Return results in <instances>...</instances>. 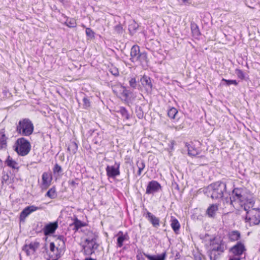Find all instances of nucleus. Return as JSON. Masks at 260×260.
I'll use <instances>...</instances> for the list:
<instances>
[{"instance_id":"1","label":"nucleus","mask_w":260,"mask_h":260,"mask_svg":"<svg viewBox=\"0 0 260 260\" xmlns=\"http://www.w3.org/2000/svg\"><path fill=\"white\" fill-rule=\"evenodd\" d=\"M230 204L235 208L241 207L244 210L253 207L255 200L251 194L244 188H235L230 198Z\"/></svg>"},{"instance_id":"2","label":"nucleus","mask_w":260,"mask_h":260,"mask_svg":"<svg viewBox=\"0 0 260 260\" xmlns=\"http://www.w3.org/2000/svg\"><path fill=\"white\" fill-rule=\"evenodd\" d=\"M226 189V184L221 182H216L209 185L205 189V193L207 196L212 199H218L223 197V192Z\"/></svg>"},{"instance_id":"3","label":"nucleus","mask_w":260,"mask_h":260,"mask_svg":"<svg viewBox=\"0 0 260 260\" xmlns=\"http://www.w3.org/2000/svg\"><path fill=\"white\" fill-rule=\"evenodd\" d=\"M224 250V244L220 240H214L211 241L208 251L210 260H216L220 253Z\"/></svg>"},{"instance_id":"4","label":"nucleus","mask_w":260,"mask_h":260,"mask_svg":"<svg viewBox=\"0 0 260 260\" xmlns=\"http://www.w3.org/2000/svg\"><path fill=\"white\" fill-rule=\"evenodd\" d=\"M34 129V124L28 118L20 120L16 127L17 132L24 136H29L31 135Z\"/></svg>"},{"instance_id":"5","label":"nucleus","mask_w":260,"mask_h":260,"mask_svg":"<svg viewBox=\"0 0 260 260\" xmlns=\"http://www.w3.org/2000/svg\"><path fill=\"white\" fill-rule=\"evenodd\" d=\"M246 212V222L250 226L258 225L260 223V209L258 207L249 208Z\"/></svg>"},{"instance_id":"6","label":"nucleus","mask_w":260,"mask_h":260,"mask_svg":"<svg viewBox=\"0 0 260 260\" xmlns=\"http://www.w3.org/2000/svg\"><path fill=\"white\" fill-rule=\"evenodd\" d=\"M15 150L21 156H25L30 150L31 145L28 141L24 138H19L15 144Z\"/></svg>"},{"instance_id":"7","label":"nucleus","mask_w":260,"mask_h":260,"mask_svg":"<svg viewBox=\"0 0 260 260\" xmlns=\"http://www.w3.org/2000/svg\"><path fill=\"white\" fill-rule=\"evenodd\" d=\"M147 54L144 52H140V48L138 45H134L131 50V58L132 61L138 62L143 63L147 62Z\"/></svg>"},{"instance_id":"8","label":"nucleus","mask_w":260,"mask_h":260,"mask_svg":"<svg viewBox=\"0 0 260 260\" xmlns=\"http://www.w3.org/2000/svg\"><path fill=\"white\" fill-rule=\"evenodd\" d=\"M99 245L96 242H85L82 243L83 251L85 255H90L94 252L95 249H97Z\"/></svg>"},{"instance_id":"9","label":"nucleus","mask_w":260,"mask_h":260,"mask_svg":"<svg viewBox=\"0 0 260 260\" xmlns=\"http://www.w3.org/2000/svg\"><path fill=\"white\" fill-rule=\"evenodd\" d=\"M51 243V248L56 247L57 251L60 252H63L65 249V242L63 240V237L59 236L56 238Z\"/></svg>"},{"instance_id":"10","label":"nucleus","mask_w":260,"mask_h":260,"mask_svg":"<svg viewBox=\"0 0 260 260\" xmlns=\"http://www.w3.org/2000/svg\"><path fill=\"white\" fill-rule=\"evenodd\" d=\"M39 246V243L37 242H31L29 244H25L22 248L27 256H30L35 253Z\"/></svg>"},{"instance_id":"11","label":"nucleus","mask_w":260,"mask_h":260,"mask_svg":"<svg viewBox=\"0 0 260 260\" xmlns=\"http://www.w3.org/2000/svg\"><path fill=\"white\" fill-rule=\"evenodd\" d=\"M41 207H36L34 205L27 206L21 212L20 215V221H24L25 219L27 216L33 212H35L38 210L41 209Z\"/></svg>"},{"instance_id":"12","label":"nucleus","mask_w":260,"mask_h":260,"mask_svg":"<svg viewBox=\"0 0 260 260\" xmlns=\"http://www.w3.org/2000/svg\"><path fill=\"white\" fill-rule=\"evenodd\" d=\"M119 164L115 163L114 166H108L106 168L107 176L109 177L114 178L120 174Z\"/></svg>"},{"instance_id":"13","label":"nucleus","mask_w":260,"mask_h":260,"mask_svg":"<svg viewBox=\"0 0 260 260\" xmlns=\"http://www.w3.org/2000/svg\"><path fill=\"white\" fill-rule=\"evenodd\" d=\"M160 188V184L157 181L153 180L149 182L146 188V192L147 194H152L158 191Z\"/></svg>"},{"instance_id":"14","label":"nucleus","mask_w":260,"mask_h":260,"mask_svg":"<svg viewBox=\"0 0 260 260\" xmlns=\"http://www.w3.org/2000/svg\"><path fill=\"white\" fill-rule=\"evenodd\" d=\"M246 250L245 247L241 242H238L231 249V251L237 256H239Z\"/></svg>"},{"instance_id":"15","label":"nucleus","mask_w":260,"mask_h":260,"mask_svg":"<svg viewBox=\"0 0 260 260\" xmlns=\"http://www.w3.org/2000/svg\"><path fill=\"white\" fill-rule=\"evenodd\" d=\"M58 228V222L55 221L54 222H51L44 227L43 232L45 235H49L51 234L54 233L55 230Z\"/></svg>"},{"instance_id":"16","label":"nucleus","mask_w":260,"mask_h":260,"mask_svg":"<svg viewBox=\"0 0 260 260\" xmlns=\"http://www.w3.org/2000/svg\"><path fill=\"white\" fill-rule=\"evenodd\" d=\"M52 180L51 175L50 173L44 172L42 175V188H47L50 185Z\"/></svg>"},{"instance_id":"17","label":"nucleus","mask_w":260,"mask_h":260,"mask_svg":"<svg viewBox=\"0 0 260 260\" xmlns=\"http://www.w3.org/2000/svg\"><path fill=\"white\" fill-rule=\"evenodd\" d=\"M63 252H60L57 251L56 247L51 248V243L50 244V250L49 251V255L51 260H57L61 256Z\"/></svg>"},{"instance_id":"18","label":"nucleus","mask_w":260,"mask_h":260,"mask_svg":"<svg viewBox=\"0 0 260 260\" xmlns=\"http://www.w3.org/2000/svg\"><path fill=\"white\" fill-rule=\"evenodd\" d=\"M7 139L8 138L6 136L4 129L0 131V149L5 150L7 147Z\"/></svg>"},{"instance_id":"19","label":"nucleus","mask_w":260,"mask_h":260,"mask_svg":"<svg viewBox=\"0 0 260 260\" xmlns=\"http://www.w3.org/2000/svg\"><path fill=\"white\" fill-rule=\"evenodd\" d=\"M146 217L148 218L149 221L152 223L154 227L157 228L159 226V218L153 215L151 213L147 212Z\"/></svg>"},{"instance_id":"20","label":"nucleus","mask_w":260,"mask_h":260,"mask_svg":"<svg viewBox=\"0 0 260 260\" xmlns=\"http://www.w3.org/2000/svg\"><path fill=\"white\" fill-rule=\"evenodd\" d=\"M5 164L13 169L18 170L19 169L18 164L10 156L7 157L5 160Z\"/></svg>"},{"instance_id":"21","label":"nucleus","mask_w":260,"mask_h":260,"mask_svg":"<svg viewBox=\"0 0 260 260\" xmlns=\"http://www.w3.org/2000/svg\"><path fill=\"white\" fill-rule=\"evenodd\" d=\"M218 209V206L217 204L211 205L207 209L206 213L210 217H214Z\"/></svg>"},{"instance_id":"22","label":"nucleus","mask_w":260,"mask_h":260,"mask_svg":"<svg viewBox=\"0 0 260 260\" xmlns=\"http://www.w3.org/2000/svg\"><path fill=\"white\" fill-rule=\"evenodd\" d=\"M171 226L175 233H177L180 228V225L178 220L175 217L172 216L171 219Z\"/></svg>"},{"instance_id":"23","label":"nucleus","mask_w":260,"mask_h":260,"mask_svg":"<svg viewBox=\"0 0 260 260\" xmlns=\"http://www.w3.org/2000/svg\"><path fill=\"white\" fill-rule=\"evenodd\" d=\"M86 224L78 219L77 218H75L74 219L73 223L70 225V226H74L73 230L75 231H77L79 229L82 227L85 226Z\"/></svg>"},{"instance_id":"24","label":"nucleus","mask_w":260,"mask_h":260,"mask_svg":"<svg viewBox=\"0 0 260 260\" xmlns=\"http://www.w3.org/2000/svg\"><path fill=\"white\" fill-rule=\"evenodd\" d=\"M98 236L92 232H88L86 236L84 238V241L85 242H96Z\"/></svg>"},{"instance_id":"25","label":"nucleus","mask_w":260,"mask_h":260,"mask_svg":"<svg viewBox=\"0 0 260 260\" xmlns=\"http://www.w3.org/2000/svg\"><path fill=\"white\" fill-rule=\"evenodd\" d=\"M240 233L239 231H233L229 234V238L231 241H236L238 240L240 238Z\"/></svg>"},{"instance_id":"26","label":"nucleus","mask_w":260,"mask_h":260,"mask_svg":"<svg viewBox=\"0 0 260 260\" xmlns=\"http://www.w3.org/2000/svg\"><path fill=\"white\" fill-rule=\"evenodd\" d=\"M141 82L142 85L145 87H148L149 88H151L152 84L149 77L146 76H143L141 79Z\"/></svg>"},{"instance_id":"27","label":"nucleus","mask_w":260,"mask_h":260,"mask_svg":"<svg viewBox=\"0 0 260 260\" xmlns=\"http://www.w3.org/2000/svg\"><path fill=\"white\" fill-rule=\"evenodd\" d=\"M144 255L149 260H165L166 257V253H164L161 255L155 256H152L147 254H144Z\"/></svg>"},{"instance_id":"28","label":"nucleus","mask_w":260,"mask_h":260,"mask_svg":"<svg viewBox=\"0 0 260 260\" xmlns=\"http://www.w3.org/2000/svg\"><path fill=\"white\" fill-rule=\"evenodd\" d=\"M127 236L126 235H123L122 232L118 233V237L117 238V246L119 247H121L123 245V242L126 239Z\"/></svg>"},{"instance_id":"29","label":"nucleus","mask_w":260,"mask_h":260,"mask_svg":"<svg viewBox=\"0 0 260 260\" xmlns=\"http://www.w3.org/2000/svg\"><path fill=\"white\" fill-rule=\"evenodd\" d=\"M77 149H78L77 144L74 142H71L70 143V144L69 145V146L68 148V151H70V152L72 153L73 154H75L76 152Z\"/></svg>"},{"instance_id":"30","label":"nucleus","mask_w":260,"mask_h":260,"mask_svg":"<svg viewBox=\"0 0 260 260\" xmlns=\"http://www.w3.org/2000/svg\"><path fill=\"white\" fill-rule=\"evenodd\" d=\"M64 24L69 27H75L76 26V20L73 18H68L64 22Z\"/></svg>"},{"instance_id":"31","label":"nucleus","mask_w":260,"mask_h":260,"mask_svg":"<svg viewBox=\"0 0 260 260\" xmlns=\"http://www.w3.org/2000/svg\"><path fill=\"white\" fill-rule=\"evenodd\" d=\"M177 113H178L177 110L174 107L170 108L168 111V116L170 118H172V119L175 118V116Z\"/></svg>"},{"instance_id":"32","label":"nucleus","mask_w":260,"mask_h":260,"mask_svg":"<svg viewBox=\"0 0 260 260\" xmlns=\"http://www.w3.org/2000/svg\"><path fill=\"white\" fill-rule=\"evenodd\" d=\"M137 166L138 168V175L140 176L144 169L145 165L143 161H138L137 162Z\"/></svg>"},{"instance_id":"33","label":"nucleus","mask_w":260,"mask_h":260,"mask_svg":"<svg viewBox=\"0 0 260 260\" xmlns=\"http://www.w3.org/2000/svg\"><path fill=\"white\" fill-rule=\"evenodd\" d=\"M188 149V154L189 155L194 156L198 154V151L191 147H189L188 145H186Z\"/></svg>"},{"instance_id":"34","label":"nucleus","mask_w":260,"mask_h":260,"mask_svg":"<svg viewBox=\"0 0 260 260\" xmlns=\"http://www.w3.org/2000/svg\"><path fill=\"white\" fill-rule=\"evenodd\" d=\"M46 196L49 197L50 199H54L56 197L55 190L54 188L50 189L46 193Z\"/></svg>"},{"instance_id":"35","label":"nucleus","mask_w":260,"mask_h":260,"mask_svg":"<svg viewBox=\"0 0 260 260\" xmlns=\"http://www.w3.org/2000/svg\"><path fill=\"white\" fill-rule=\"evenodd\" d=\"M119 112L123 117L125 118L126 119H129V114L125 108L120 107Z\"/></svg>"},{"instance_id":"36","label":"nucleus","mask_w":260,"mask_h":260,"mask_svg":"<svg viewBox=\"0 0 260 260\" xmlns=\"http://www.w3.org/2000/svg\"><path fill=\"white\" fill-rule=\"evenodd\" d=\"M62 168L61 166L58 165V164H56L53 168V173L54 174H57V175H60L62 173Z\"/></svg>"},{"instance_id":"37","label":"nucleus","mask_w":260,"mask_h":260,"mask_svg":"<svg viewBox=\"0 0 260 260\" xmlns=\"http://www.w3.org/2000/svg\"><path fill=\"white\" fill-rule=\"evenodd\" d=\"M222 81H224L226 83V85H230L231 84H234L235 85H238V82L235 80H226L225 79H222Z\"/></svg>"},{"instance_id":"38","label":"nucleus","mask_w":260,"mask_h":260,"mask_svg":"<svg viewBox=\"0 0 260 260\" xmlns=\"http://www.w3.org/2000/svg\"><path fill=\"white\" fill-rule=\"evenodd\" d=\"M235 73L239 78L241 79H244L245 75L243 72L242 70L240 69H236L235 70Z\"/></svg>"},{"instance_id":"39","label":"nucleus","mask_w":260,"mask_h":260,"mask_svg":"<svg viewBox=\"0 0 260 260\" xmlns=\"http://www.w3.org/2000/svg\"><path fill=\"white\" fill-rule=\"evenodd\" d=\"M129 84L131 87L136 88L137 86V81L136 78H132L129 80Z\"/></svg>"},{"instance_id":"40","label":"nucleus","mask_w":260,"mask_h":260,"mask_svg":"<svg viewBox=\"0 0 260 260\" xmlns=\"http://www.w3.org/2000/svg\"><path fill=\"white\" fill-rule=\"evenodd\" d=\"M86 34L87 36L90 38H92L94 37V32L90 28H87L86 29Z\"/></svg>"},{"instance_id":"41","label":"nucleus","mask_w":260,"mask_h":260,"mask_svg":"<svg viewBox=\"0 0 260 260\" xmlns=\"http://www.w3.org/2000/svg\"><path fill=\"white\" fill-rule=\"evenodd\" d=\"M83 107L84 108L86 109L90 106V101L87 98L84 97L83 99Z\"/></svg>"},{"instance_id":"42","label":"nucleus","mask_w":260,"mask_h":260,"mask_svg":"<svg viewBox=\"0 0 260 260\" xmlns=\"http://www.w3.org/2000/svg\"><path fill=\"white\" fill-rule=\"evenodd\" d=\"M183 127H184V125H183L182 123L178 125H175L173 124L172 126H171V128H174L176 131H179L180 129H182Z\"/></svg>"},{"instance_id":"43","label":"nucleus","mask_w":260,"mask_h":260,"mask_svg":"<svg viewBox=\"0 0 260 260\" xmlns=\"http://www.w3.org/2000/svg\"><path fill=\"white\" fill-rule=\"evenodd\" d=\"M9 176L7 174H6L5 173H3L2 176V183L4 184V183H6L7 181L9 180Z\"/></svg>"},{"instance_id":"44","label":"nucleus","mask_w":260,"mask_h":260,"mask_svg":"<svg viewBox=\"0 0 260 260\" xmlns=\"http://www.w3.org/2000/svg\"><path fill=\"white\" fill-rule=\"evenodd\" d=\"M110 71L112 75H113L115 76H117L119 75L118 70L116 68H112L110 69Z\"/></svg>"},{"instance_id":"45","label":"nucleus","mask_w":260,"mask_h":260,"mask_svg":"<svg viewBox=\"0 0 260 260\" xmlns=\"http://www.w3.org/2000/svg\"><path fill=\"white\" fill-rule=\"evenodd\" d=\"M114 30L117 34H120L122 31V27L119 25H117L115 26Z\"/></svg>"},{"instance_id":"46","label":"nucleus","mask_w":260,"mask_h":260,"mask_svg":"<svg viewBox=\"0 0 260 260\" xmlns=\"http://www.w3.org/2000/svg\"><path fill=\"white\" fill-rule=\"evenodd\" d=\"M122 88L123 89V91H122L123 95L125 98H127L128 96V91L126 89L125 87H122Z\"/></svg>"},{"instance_id":"47","label":"nucleus","mask_w":260,"mask_h":260,"mask_svg":"<svg viewBox=\"0 0 260 260\" xmlns=\"http://www.w3.org/2000/svg\"><path fill=\"white\" fill-rule=\"evenodd\" d=\"M241 258L239 256H235L231 257L229 260H240Z\"/></svg>"},{"instance_id":"48","label":"nucleus","mask_w":260,"mask_h":260,"mask_svg":"<svg viewBox=\"0 0 260 260\" xmlns=\"http://www.w3.org/2000/svg\"><path fill=\"white\" fill-rule=\"evenodd\" d=\"M69 184H70L71 185H72V186H75V181H74L72 180V181H69Z\"/></svg>"},{"instance_id":"49","label":"nucleus","mask_w":260,"mask_h":260,"mask_svg":"<svg viewBox=\"0 0 260 260\" xmlns=\"http://www.w3.org/2000/svg\"><path fill=\"white\" fill-rule=\"evenodd\" d=\"M85 260H95V259H93L91 258H87Z\"/></svg>"},{"instance_id":"50","label":"nucleus","mask_w":260,"mask_h":260,"mask_svg":"<svg viewBox=\"0 0 260 260\" xmlns=\"http://www.w3.org/2000/svg\"><path fill=\"white\" fill-rule=\"evenodd\" d=\"M194 33L197 34V35H198V34H199V31H198V30H195Z\"/></svg>"}]
</instances>
